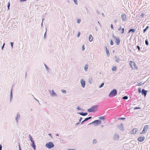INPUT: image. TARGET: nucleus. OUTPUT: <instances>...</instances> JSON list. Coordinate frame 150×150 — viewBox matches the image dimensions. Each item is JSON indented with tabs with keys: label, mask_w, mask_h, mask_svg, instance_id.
Instances as JSON below:
<instances>
[{
	"label": "nucleus",
	"mask_w": 150,
	"mask_h": 150,
	"mask_svg": "<svg viewBox=\"0 0 150 150\" xmlns=\"http://www.w3.org/2000/svg\"><path fill=\"white\" fill-rule=\"evenodd\" d=\"M74 1V2L75 4H77V0H73Z\"/></svg>",
	"instance_id": "c756f323"
},
{
	"label": "nucleus",
	"mask_w": 150,
	"mask_h": 150,
	"mask_svg": "<svg viewBox=\"0 0 150 150\" xmlns=\"http://www.w3.org/2000/svg\"><path fill=\"white\" fill-rule=\"evenodd\" d=\"M11 46H12V47H13V43L12 42H11Z\"/></svg>",
	"instance_id": "de8ad7c7"
},
{
	"label": "nucleus",
	"mask_w": 150,
	"mask_h": 150,
	"mask_svg": "<svg viewBox=\"0 0 150 150\" xmlns=\"http://www.w3.org/2000/svg\"><path fill=\"white\" fill-rule=\"evenodd\" d=\"M80 32H79L78 33V34L77 35V37H79L80 35Z\"/></svg>",
	"instance_id": "79ce46f5"
},
{
	"label": "nucleus",
	"mask_w": 150,
	"mask_h": 150,
	"mask_svg": "<svg viewBox=\"0 0 150 150\" xmlns=\"http://www.w3.org/2000/svg\"><path fill=\"white\" fill-rule=\"evenodd\" d=\"M106 53L108 54V55H109V51L108 50H106Z\"/></svg>",
	"instance_id": "f704fd0d"
},
{
	"label": "nucleus",
	"mask_w": 150,
	"mask_h": 150,
	"mask_svg": "<svg viewBox=\"0 0 150 150\" xmlns=\"http://www.w3.org/2000/svg\"><path fill=\"white\" fill-rule=\"evenodd\" d=\"M29 136H30V140L31 141V142H34L33 140V139L32 138V137L30 136V135Z\"/></svg>",
	"instance_id": "b1692460"
},
{
	"label": "nucleus",
	"mask_w": 150,
	"mask_h": 150,
	"mask_svg": "<svg viewBox=\"0 0 150 150\" xmlns=\"http://www.w3.org/2000/svg\"><path fill=\"white\" fill-rule=\"evenodd\" d=\"M125 119V118H121V119Z\"/></svg>",
	"instance_id": "052dcab7"
},
{
	"label": "nucleus",
	"mask_w": 150,
	"mask_h": 150,
	"mask_svg": "<svg viewBox=\"0 0 150 150\" xmlns=\"http://www.w3.org/2000/svg\"><path fill=\"white\" fill-rule=\"evenodd\" d=\"M19 145V150H21V148L20 145V144H18Z\"/></svg>",
	"instance_id": "4c0bfd02"
},
{
	"label": "nucleus",
	"mask_w": 150,
	"mask_h": 150,
	"mask_svg": "<svg viewBox=\"0 0 150 150\" xmlns=\"http://www.w3.org/2000/svg\"><path fill=\"white\" fill-rule=\"evenodd\" d=\"M145 139V137L144 136L140 137L138 138L137 140L139 142H142Z\"/></svg>",
	"instance_id": "6e6552de"
},
{
	"label": "nucleus",
	"mask_w": 150,
	"mask_h": 150,
	"mask_svg": "<svg viewBox=\"0 0 150 150\" xmlns=\"http://www.w3.org/2000/svg\"><path fill=\"white\" fill-rule=\"evenodd\" d=\"M91 117H87L84 120H83V121H86L87 120H88L89 119H91Z\"/></svg>",
	"instance_id": "6ab92c4d"
},
{
	"label": "nucleus",
	"mask_w": 150,
	"mask_h": 150,
	"mask_svg": "<svg viewBox=\"0 0 150 150\" xmlns=\"http://www.w3.org/2000/svg\"><path fill=\"white\" fill-rule=\"evenodd\" d=\"M46 146L48 148L50 149L54 147V145L52 142H50L46 144Z\"/></svg>",
	"instance_id": "20e7f679"
},
{
	"label": "nucleus",
	"mask_w": 150,
	"mask_h": 150,
	"mask_svg": "<svg viewBox=\"0 0 150 150\" xmlns=\"http://www.w3.org/2000/svg\"><path fill=\"white\" fill-rule=\"evenodd\" d=\"M117 94V91L116 89H113L110 93L109 96L110 97H112L115 96Z\"/></svg>",
	"instance_id": "7ed1b4c3"
},
{
	"label": "nucleus",
	"mask_w": 150,
	"mask_h": 150,
	"mask_svg": "<svg viewBox=\"0 0 150 150\" xmlns=\"http://www.w3.org/2000/svg\"><path fill=\"white\" fill-rule=\"evenodd\" d=\"M85 48L84 47V46L83 45L82 47V50L83 51L84 50Z\"/></svg>",
	"instance_id": "58836bf2"
},
{
	"label": "nucleus",
	"mask_w": 150,
	"mask_h": 150,
	"mask_svg": "<svg viewBox=\"0 0 150 150\" xmlns=\"http://www.w3.org/2000/svg\"><path fill=\"white\" fill-rule=\"evenodd\" d=\"M101 121L99 120H96L93 122L90 123L89 124H91L92 123H94L96 125V126L97 125H100L101 124Z\"/></svg>",
	"instance_id": "423d86ee"
},
{
	"label": "nucleus",
	"mask_w": 150,
	"mask_h": 150,
	"mask_svg": "<svg viewBox=\"0 0 150 150\" xmlns=\"http://www.w3.org/2000/svg\"><path fill=\"white\" fill-rule=\"evenodd\" d=\"M99 118L100 120H104L105 119V117L104 116L100 117Z\"/></svg>",
	"instance_id": "f3484780"
},
{
	"label": "nucleus",
	"mask_w": 150,
	"mask_h": 150,
	"mask_svg": "<svg viewBox=\"0 0 150 150\" xmlns=\"http://www.w3.org/2000/svg\"><path fill=\"white\" fill-rule=\"evenodd\" d=\"M137 48L138 49V50H140V48L139 47V46H137Z\"/></svg>",
	"instance_id": "a19ab883"
},
{
	"label": "nucleus",
	"mask_w": 150,
	"mask_h": 150,
	"mask_svg": "<svg viewBox=\"0 0 150 150\" xmlns=\"http://www.w3.org/2000/svg\"><path fill=\"white\" fill-rule=\"evenodd\" d=\"M32 146L33 147V148L35 150V146L34 144V142H32Z\"/></svg>",
	"instance_id": "dca6fc26"
},
{
	"label": "nucleus",
	"mask_w": 150,
	"mask_h": 150,
	"mask_svg": "<svg viewBox=\"0 0 150 150\" xmlns=\"http://www.w3.org/2000/svg\"><path fill=\"white\" fill-rule=\"evenodd\" d=\"M98 106L97 105L92 106L90 108L88 109V111L89 112H93L96 111L97 109Z\"/></svg>",
	"instance_id": "f03ea898"
},
{
	"label": "nucleus",
	"mask_w": 150,
	"mask_h": 150,
	"mask_svg": "<svg viewBox=\"0 0 150 150\" xmlns=\"http://www.w3.org/2000/svg\"><path fill=\"white\" fill-rule=\"evenodd\" d=\"M45 35H46V33H45V35H44V37H45Z\"/></svg>",
	"instance_id": "e2e57ef3"
},
{
	"label": "nucleus",
	"mask_w": 150,
	"mask_h": 150,
	"mask_svg": "<svg viewBox=\"0 0 150 150\" xmlns=\"http://www.w3.org/2000/svg\"><path fill=\"white\" fill-rule=\"evenodd\" d=\"M79 123H80V122H78V123H76V125H77L79 124Z\"/></svg>",
	"instance_id": "6e6d98bb"
},
{
	"label": "nucleus",
	"mask_w": 150,
	"mask_h": 150,
	"mask_svg": "<svg viewBox=\"0 0 150 150\" xmlns=\"http://www.w3.org/2000/svg\"><path fill=\"white\" fill-rule=\"evenodd\" d=\"M88 68V65H86L84 67V70L85 71H87Z\"/></svg>",
	"instance_id": "aec40b11"
},
{
	"label": "nucleus",
	"mask_w": 150,
	"mask_h": 150,
	"mask_svg": "<svg viewBox=\"0 0 150 150\" xmlns=\"http://www.w3.org/2000/svg\"><path fill=\"white\" fill-rule=\"evenodd\" d=\"M116 39L115 42L116 44L117 45H118L120 43V40L119 39H117L116 38H115Z\"/></svg>",
	"instance_id": "4468645a"
},
{
	"label": "nucleus",
	"mask_w": 150,
	"mask_h": 150,
	"mask_svg": "<svg viewBox=\"0 0 150 150\" xmlns=\"http://www.w3.org/2000/svg\"><path fill=\"white\" fill-rule=\"evenodd\" d=\"M52 94L54 96L56 95V93L53 90H52Z\"/></svg>",
	"instance_id": "2f4dec72"
},
{
	"label": "nucleus",
	"mask_w": 150,
	"mask_h": 150,
	"mask_svg": "<svg viewBox=\"0 0 150 150\" xmlns=\"http://www.w3.org/2000/svg\"><path fill=\"white\" fill-rule=\"evenodd\" d=\"M121 29V27H120V28H119V29H118V30H120Z\"/></svg>",
	"instance_id": "4d7b16f0"
},
{
	"label": "nucleus",
	"mask_w": 150,
	"mask_h": 150,
	"mask_svg": "<svg viewBox=\"0 0 150 150\" xmlns=\"http://www.w3.org/2000/svg\"><path fill=\"white\" fill-rule=\"evenodd\" d=\"M49 135L50 136H51V134H49Z\"/></svg>",
	"instance_id": "680f3d73"
},
{
	"label": "nucleus",
	"mask_w": 150,
	"mask_h": 150,
	"mask_svg": "<svg viewBox=\"0 0 150 150\" xmlns=\"http://www.w3.org/2000/svg\"><path fill=\"white\" fill-rule=\"evenodd\" d=\"M92 81V78H90L89 79V81L90 83H91Z\"/></svg>",
	"instance_id": "5701e85b"
},
{
	"label": "nucleus",
	"mask_w": 150,
	"mask_h": 150,
	"mask_svg": "<svg viewBox=\"0 0 150 150\" xmlns=\"http://www.w3.org/2000/svg\"><path fill=\"white\" fill-rule=\"evenodd\" d=\"M81 119H82V118L81 117L79 120V122L81 121Z\"/></svg>",
	"instance_id": "603ef678"
},
{
	"label": "nucleus",
	"mask_w": 150,
	"mask_h": 150,
	"mask_svg": "<svg viewBox=\"0 0 150 150\" xmlns=\"http://www.w3.org/2000/svg\"><path fill=\"white\" fill-rule=\"evenodd\" d=\"M145 43H146V44L147 45H149V43H148V41L146 40H145Z\"/></svg>",
	"instance_id": "393cba45"
},
{
	"label": "nucleus",
	"mask_w": 150,
	"mask_h": 150,
	"mask_svg": "<svg viewBox=\"0 0 150 150\" xmlns=\"http://www.w3.org/2000/svg\"><path fill=\"white\" fill-rule=\"evenodd\" d=\"M128 98V97L127 96H125L123 97V99H127Z\"/></svg>",
	"instance_id": "a878e982"
},
{
	"label": "nucleus",
	"mask_w": 150,
	"mask_h": 150,
	"mask_svg": "<svg viewBox=\"0 0 150 150\" xmlns=\"http://www.w3.org/2000/svg\"><path fill=\"white\" fill-rule=\"evenodd\" d=\"M81 83L82 86L83 88L85 86V81L83 80H81Z\"/></svg>",
	"instance_id": "f8f14e48"
},
{
	"label": "nucleus",
	"mask_w": 150,
	"mask_h": 150,
	"mask_svg": "<svg viewBox=\"0 0 150 150\" xmlns=\"http://www.w3.org/2000/svg\"><path fill=\"white\" fill-rule=\"evenodd\" d=\"M146 28L145 29H144L143 30V33H144L146 32Z\"/></svg>",
	"instance_id": "c03bdc74"
},
{
	"label": "nucleus",
	"mask_w": 150,
	"mask_h": 150,
	"mask_svg": "<svg viewBox=\"0 0 150 150\" xmlns=\"http://www.w3.org/2000/svg\"><path fill=\"white\" fill-rule=\"evenodd\" d=\"M104 85V83H102L99 86V88H101Z\"/></svg>",
	"instance_id": "c85d7f7f"
},
{
	"label": "nucleus",
	"mask_w": 150,
	"mask_h": 150,
	"mask_svg": "<svg viewBox=\"0 0 150 150\" xmlns=\"http://www.w3.org/2000/svg\"><path fill=\"white\" fill-rule=\"evenodd\" d=\"M140 109V108L137 107H135L134 108V110H136V109Z\"/></svg>",
	"instance_id": "c9c22d12"
},
{
	"label": "nucleus",
	"mask_w": 150,
	"mask_h": 150,
	"mask_svg": "<svg viewBox=\"0 0 150 150\" xmlns=\"http://www.w3.org/2000/svg\"><path fill=\"white\" fill-rule=\"evenodd\" d=\"M26 0H21V1H26Z\"/></svg>",
	"instance_id": "5fc2aeb1"
},
{
	"label": "nucleus",
	"mask_w": 150,
	"mask_h": 150,
	"mask_svg": "<svg viewBox=\"0 0 150 150\" xmlns=\"http://www.w3.org/2000/svg\"><path fill=\"white\" fill-rule=\"evenodd\" d=\"M147 91L144 90V89H143L142 91V95H144V96H145L146 94Z\"/></svg>",
	"instance_id": "9b49d317"
},
{
	"label": "nucleus",
	"mask_w": 150,
	"mask_h": 150,
	"mask_svg": "<svg viewBox=\"0 0 150 150\" xmlns=\"http://www.w3.org/2000/svg\"><path fill=\"white\" fill-rule=\"evenodd\" d=\"M129 65L132 69L136 70L138 69L137 66L133 61H130L129 62Z\"/></svg>",
	"instance_id": "f257e3e1"
},
{
	"label": "nucleus",
	"mask_w": 150,
	"mask_h": 150,
	"mask_svg": "<svg viewBox=\"0 0 150 150\" xmlns=\"http://www.w3.org/2000/svg\"><path fill=\"white\" fill-rule=\"evenodd\" d=\"M137 131V129L136 128H134L132 131L130 132V134H136V133Z\"/></svg>",
	"instance_id": "1a4fd4ad"
},
{
	"label": "nucleus",
	"mask_w": 150,
	"mask_h": 150,
	"mask_svg": "<svg viewBox=\"0 0 150 150\" xmlns=\"http://www.w3.org/2000/svg\"><path fill=\"white\" fill-rule=\"evenodd\" d=\"M77 109L79 110H81V109L79 108V106H78L77 108Z\"/></svg>",
	"instance_id": "37998d69"
},
{
	"label": "nucleus",
	"mask_w": 150,
	"mask_h": 150,
	"mask_svg": "<svg viewBox=\"0 0 150 150\" xmlns=\"http://www.w3.org/2000/svg\"><path fill=\"white\" fill-rule=\"evenodd\" d=\"M149 127V125H145L142 131V132L140 133V134H142L144 133L147 130Z\"/></svg>",
	"instance_id": "39448f33"
},
{
	"label": "nucleus",
	"mask_w": 150,
	"mask_h": 150,
	"mask_svg": "<svg viewBox=\"0 0 150 150\" xmlns=\"http://www.w3.org/2000/svg\"><path fill=\"white\" fill-rule=\"evenodd\" d=\"M2 148V146L1 145V144H0V150H1Z\"/></svg>",
	"instance_id": "a18cd8bd"
},
{
	"label": "nucleus",
	"mask_w": 150,
	"mask_h": 150,
	"mask_svg": "<svg viewBox=\"0 0 150 150\" xmlns=\"http://www.w3.org/2000/svg\"><path fill=\"white\" fill-rule=\"evenodd\" d=\"M110 44L111 45H112L113 44V42L112 40H110Z\"/></svg>",
	"instance_id": "7c9ffc66"
},
{
	"label": "nucleus",
	"mask_w": 150,
	"mask_h": 150,
	"mask_svg": "<svg viewBox=\"0 0 150 150\" xmlns=\"http://www.w3.org/2000/svg\"><path fill=\"white\" fill-rule=\"evenodd\" d=\"M135 31V30L134 29H131L129 30V33L130 32H132L134 33Z\"/></svg>",
	"instance_id": "a211bd4d"
},
{
	"label": "nucleus",
	"mask_w": 150,
	"mask_h": 150,
	"mask_svg": "<svg viewBox=\"0 0 150 150\" xmlns=\"http://www.w3.org/2000/svg\"><path fill=\"white\" fill-rule=\"evenodd\" d=\"M81 21V20H80V19H78L77 20V23H79Z\"/></svg>",
	"instance_id": "72a5a7b5"
},
{
	"label": "nucleus",
	"mask_w": 150,
	"mask_h": 150,
	"mask_svg": "<svg viewBox=\"0 0 150 150\" xmlns=\"http://www.w3.org/2000/svg\"><path fill=\"white\" fill-rule=\"evenodd\" d=\"M4 45H5V43H4V44H3V46H2V49H3V47H4Z\"/></svg>",
	"instance_id": "3c124183"
},
{
	"label": "nucleus",
	"mask_w": 150,
	"mask_h": 150,
	"mask_svg": "<svg viewBox=\"0 0 150 150\" xmlns=\"http://www.w3.org/2000/svg\"><path fill=\"white\" fill-rule=\"evenodd\" d=\"M138 91H139V93H141V89L140 88H139L138 89Z\"/></svg>",
	"instance_id": "e433bc0d"
},
{
	"label": "nucleus",
	"mask_w": 150,
	"mask_h": 150,
	"mask_svg": "<svg viewBox=\"0 0 150 150\" xmlns=\"http://www.w3.org/2000/svg\"><path fill=\"white\" fill-rule=\"evenodd\" d=\"M117 69V68L116 66H114L112 68V70L113 71H115Z\"/></svg>",
	"instance_id": "412c9836"
},
{
	"label": "nucleus",
	"mask_w": 150,
	"mask_h": 150,
	"mask_svg": "<svg viewBox=\"0 0 150 150\" xmlns=\"http://www.w3.org/2000/svg\"><path fill=\"white\" fill-rule=\"evenodd\" d=\"M141 85V83H138V84H137V85H138V86H140V85Z\"/></svg>",
	"instance_id": "49530a36"
},
{
	"label": "nucleus",
	"mask_w": 150,
	"mask_h": 150,
	"mask_svg": "<svg viewBox=\"0 0 150 150\" xmlns=\"http://www.w3.org/2000/svg\"><path fill=\"white\" fill-rule=\"evenodd\" d=\"M124 28H122V31H121V34H123L124 32Z\"/></svg>",
	"instance_id": "bb28decb"
},
{
	"label": "nucleus",
	"mask_w": 150,
	"mask_h": 150,
	"mask_svg": "<svg viewBox=\"0 0 150 150\" xmlns=\"http://www.w3.org/2000/svg\"><path fill=\"white\" fill-rule=\"evenodd\" d=\"M93 38L92 36L91 35H90L89 36V40L91 42L93 40Z\"/></svg>",
	"instance_id": "2eb2a0df"
},
{
	"label": "nucleus",
	"mask_w": 150,
	"mask_h": 150,
	"mask_svg": "<svg viewBox=\"0 0 150 150\" xmlns=\"http://www.w3.org/2000/svg\"><path fill=\"white\" fill-rule=\"evenodd\" d=\"M149 28V26H147L146 28V29L147 30Z\"/></svg>",
	"instance_id": "8fccbe9b"
},
{
	"label": "nucleus",
	"mask_w": 150,
	"mask_h": 150,
	"mask_svg": "<svg viewBox=\"0 0 150 150\" xmlns=\"http://www.w3.org/2000/svg\"><path fill=\"white\" fill-rule=\"evenodd\" d=\"M144 16V14H142V17H143V16Z\"/></svg>",
	"instance_id": "13d9d810"
},
{
	"label": "nucleus",
	"mask_w": 150,
	"mask_h": 150,
	"mask_svg": "<svg viewBox=\"0 0 150 150\" xmlns=\"http://www.w3.org/2000/svg\"><path fill=\"white\" fill-rule=\"evenodd\" d=\"M62 91L63 93H66V91L65 90H62Z\"/></svg>",
	"instance_id": "cd10ccee"
},
{
	"label": "nucleus",
	"mask_w": 150,
	"mask_h": 150,
	"mask_svg": "<svg viewBox=\"0 0 150 150\" xmlns=\"http://www.w3.org/2000/svg\"><path fill=\"white\" fill-rule=\"evenodd\" d=\"M93 142L94 144H96L97 142V141L95 139L93 140Z\"/></svg>",
	"instance_id": "4be33fe9"
},
{
	"label": "nucleus",
	"mask_w": 150,
	"mask_h": 150,
	"mask_svg": "<svg viewBox=\"0 0 150 150\" xmlns=\"http://www.w3.org/2000/svg\"><path fill=\"white\" fill-rule=\"evenodd\" d=\"M111 28L112 29H114V28H113V27L112 24H111Z\"/></svg>",
	"instance_id": "ea45409f"
},
{
	"label": "nucleus",
	"mask_w": 150,
	"mask_h": 150,
	"mask_svg": "<svg viewBox=\"0 0 150 150\" xmlns=\"http://www.w3.org/2000/svg\"><path fill=\"white\" fill-rule=\"evenodd\" d=\"M10 6V3L9 2L8 3V9H9Z\"/></svg>",
	"instance_id": "473e14b6"
},
{
	"label": "nucleus",
	"mask_w": 150,
	"mask_h": 150,
	"mask_svg": "<svg viewBox=\"0 0 150 150\" xmlns=\"http://www.w3.org/2000/svg\"><path fill=\"white\" fill-rule=\"evenodd\" d=\"M115 23H116V22H117V20H115Z\"/></svg>",
	"instance_id": "bf43d9fd"
},
{
	"label": "nucleus",
	"mask_w": 150,
	"mask_h": 150,
	"mask_svg": "<svg viewBox=\"0 0 150 150\" xmlns=\"http://www.w3.org/2000/svg\"><path fill=\"white\" fill-rule=\"evenodd\" d=\"M119 139V136L117 134H115L113 137V139L115 140H117Z\"/></svg>",
	"instance_id": "9d476101"
},
{
	"label": "nucleus",
	"mask_w": 150,
	"mask_h": 150,
	"mask_svg": "<svg viewBox=\"0 0 150 150\" xmlns=\"http://www.w3.org/2000/svg\"><path fill=\"white\" fill-rule=\"evenodd\" d=\"M121 18L123 21H125L126 20L127 17L125 14H122Z\"/></svg>",
	"instance_id": "0eeeda50"
},
{
	"label": "nucleus",
	"mask_w": 150,
	"mask_h": 150,
	"mask_svg": "<svg viewBox=\"0 0 150 150\" xmlns=\"http://www.w3.org/2000/svg\"><path fill=\"white\" fill-rule=\"evenodd\" d=\"M67 150H76L75 149H68Z\"/></svg>",
	"instance_id": "09e8293b"
},
{
	"label": "nucleus",
	"mask_w": 150,
	"mask_h": 150,
	"mask_svg": "<svg viewBox=\"0 0 150 150\" xmlns=\"http://www.w3.org/2000/svg\"><path fill=\"white\" fill-rule=\"evenodd\" d=\"M78 113L83 116H86L88 114L87 113H83V112H79Z\"/></svg>",
	"instance_id": "ddd939ff"
},
{
	"label": "nucleus",
	"mask_w": 150,
	"mask_h": 150,
	"mask_svg": "<svg viewBox=\"0 0 150 150\" xmlns=\"http://www.w3.org/2000/svg\"><path fill=\"white\" fill-rule=\"evenodd\" d=\"M84 122V121H82V122H81V124H83V122Z\"/></svg>",
	"instance_id": "864d4df0"
}]
</instances>
